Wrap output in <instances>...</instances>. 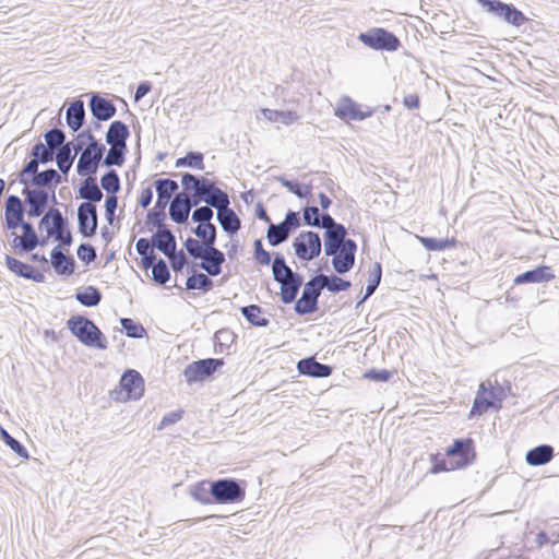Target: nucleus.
<instances>
[{
  "mask_svg": "<svg viewBox=\"0 0 559 559\" xmlns=\"http://www.w3.org/2000/svg\"><path fill=\"white\" fill-rule=\"evenodd\" d=\"M78 258L85 262L86 264H90L91 262L95 261L97 254L95 248L90 243H81L78 248Z\"/></svg>",
  "mask_w": 559,
  "mask_h": 559,
  "instance_id": "obj_59",
  "label": "nucleus"
},
{
  "mask_svg": "<svg viewBox=\"0 0 559 559\" xmlns=\"http://www.w3.org/2000/svg\"><path fill=\"white\" fill-rule=\"evenodd\" d=\"M152 278L160 285H164L169 281L170 272L164 259H158L157 263L152 269Z\"/></svg>",
  "mask_w": 559,
  "mask_h": 559,
  "instance_id": "obj_54",
  "label": "nucleus"
},
{
  "mask_svg": "<svg viewBox=\"0 0 559 559\" xmlns=\"http://www.w3.org/2000/svg\"><path fill=\"white\" fill-rule=\"evenodd\" d=\"M322 287L318 277H313L304 285L301 297L295 302V311L299 316L310 314L318 310V299Z\"/></svg>",
  "mask_w": 559,
  "mask_h": 559,
  "instance_id": "obj_15",
  "label": "nucleus"
},
{
  "mask_svg": "<svg viewBox=\"0 0 559 559\" xmlns=\"http://www.w3.org/2000/svg\"><path fill=\"white\" fill-rule=\"evenodd\" d=\"M554 278L555 274L552 273L550 266L539 265L533 270H528L522 274H519L513 282L515 285L540 284L547 283Z\"/></svg>",
  "mask_w": 559,
  "mask_h": 559,
  "instance_id": "obj_25",
  "label": "nucleus"
},
{
  "mask_svg": "<svg viewBox=\"0 0 559 559\" xmlns=\"http://www.w3.org/2000/svg\"><path fill=\"white\" fill-rule=\"evenodd\" d=\"M320 211L317 206H306L304 207L302 210V219H304V223L307 225V226H312L314 227V225L317 224V221H319V217H320Z\"/></svg>",
  "mask_w": 559,
  "mask_h": 559,
  "instance_id": "obj_63",
  "label": "nucleus"
},
{
  "mask_svg": "<svg viewBox=\"0 0 559 559\" xmlns=\"http://www.w3.org/2000/svg\"><path fill=\"white\" fill-rule=\"evenodd\" d=\"M263 116L273 122H282L286 126L294 123L298 120V115L295 111L290 110H273V109H262Z\"/></svg>",
  "mask_w": 559,
  "mask_h": 559,
  "instance_id": "obj_41",
  "label": "nucleus"
},
{
  "mask_svg": "<svg viewBox=\"0 0 559 559\" xmlns=\"http://www.w3.org/2000/svg\"><path fill=\"white\" fill-rule=\"evenodd\" d=\"M254 259L261 265H269L272 261L271 254L263 248L261 239H257L253 243Z\"/></svg>",
  "mask_w": 559,
  "mask_h": 559,
  "instance_id": "obj_60",
  "label": "nucleus"
},
{
  "mask_svg": "<svg viewBox=\"0 0 559 559\" xmlns=\"http://www.w3.org/2000/svg\"><path fill=\"white\" fill-rule=\"evenodd\" d=\"M166 209L163 207H154L148 211L146 216V224L152 225L153 227H156L157 230H160L163 228H167L165 226V219H166Z\"/></svg>",
  "mask_w": 559,
  "mask_h": 559,
  "instance_id": "obj_55",
  "label": "nucleus"
},
{
  "mask_svg": "<svg viewBox=\"0 0 559 559\" xmlns=\"http://www.w3.org/2000/svg\"><path fill=\"white\" fill-rule=\"evenodd\" d=\"M44 138L46 141L45 145L53 152L66 145V133L61 129L52 128L44 134Z\"/></svg>",
  "mask_w": 559,
  "mask_h": 559,
  "instance_id": "obj_48",
  "label": "nucleus"
},
{
  "mask_svg": "<svg viewBox=\"0 0 559 559\" xmlns=\"http://www.w3.org/2000/svg\"><path fill=\"white\" fill-rule=\"evenodd\" d=\"M358 40L366 47L380 51L393 52L399 50L401 47V40L399 37L383 27H371L368 31L360 33L358 35Z\"/></svg>",
  "mask_w": 559,
  "mask_h": 559,
  "instance_id": "obj_9",
  "label": "nucleus"
},
{
  "mask_svg": "<svg viewBox=\"0 0 559 559\" xmlns=\"http://www.w3.org/2000/svg\"><path fill=\"white\" fill-rule=\"evenodd\" d=\"M71 333L85 346L98 349L107 348V340L98 326L84 316H72L67 322Z\"/></svg>",
  "mask_w": 559,
  "mask_h": 559,
  "instance_id": "obj_5",
  "label": "nucleus"
},
{
  "mask_svg": "<svg viewBox=\"0 0 559 559\" xmlns=\"http://www.w3.org/2000/svg\"><path fill=\"white\" fill-rule=\"evenodd\" d=\"M88 107L92 116L98 121H108L117 112L115 104L97 93L91 95Z\"/></svg>",
  "mask_w": 559,
  "mask_h": 559,
  "instance_id": "obj_20",
  "label": "nucleus"
},
{
  "mask_svg": "<svg viewBox=\"0 0 559 559\" xmlns=\"http://www.w3.org/2000/svg\"><path fill=\"white\" fill-rule=\"evenodd\" d=\"M212 481H201L194 486L191 491V496L194 500L209 504L213 501L212 497Z\"/></svg>",
  "mask_w": 559,
  "mask_h": 559,
  "instance_id": "obj_49",
  "label": "nucleus"
},
{
  "mask_svg": "<svg viewBox=\"0 0 559 559\" xmlns=\"http://www.w3.org/2000/svg\"><path fill=\"white\" fill-rule=\"evenodd\" d=\"M211 245L212 243H207L206 241L198 240L192 237H188L183 243L185 249L193 259H201Z\"/></svg>",
  "mask_w": 559,
  "mask_h": 559,
  "instance_id": "obj_50",
  "label": "nucleus"
},
{
  "mask_svg": "<svg viewBox=\"0 0 559 559\" xmlns=\"http://www.w3.org/2000/svg\"><path fill=\"white\" fill-rule=\"evenodd\" d=\"M240 311L245 319L254 326L265 328L270 323V320L263 316V309L258 305L245 306Z\"/></svg>",
  "mask_w": 559,
  "mask_h": 559,
  "instance_id": "obj_37",
  "label": "nucleus"
},
{
  "mask_svg": "<svg viewBox=\"0 0 559 559\" xmlns=\"http://www.w3.org/2000/svg\"><path fill=\"white\" fill-rule=\"evenodd\" d=\"M79 231L84 237H92L97 230V209L95 204L83 202L78 207Z\"/></svg>",
  "mask_w": 559,
  "mask_h": 559,
  "instance_id": "obj_17",
  "label": "nucleus"
},
{
  "mask_svg": "<svg viewBox=\"0 0 559 559\" xmlns=\"http://www.w3.org/2000/svg\"><path fill=\"white\" fill-rule=\"evenodd\" d=\"M1 437L3 442L20 457L27 459L28 452L25 449V447L16 440L14 437H12L8 431L3 430L1 431Z\"/></svg>",
  "mask_w": 559,
  "mask_h": 559,
  "instance_id": "obj_57",
  "label": "nucleus"
},
{
  "mask_svg": "<svg viewBox=\"0 0 559 559\" xmlns=\"http://www.w3.org/2000/svg\"><path fill=\"white\" fill-rule=\"evenodd\" d=\"M157 200L155 202L156 207L166 209L167 204L170 202L171 195L176 194L179 186L178 183L168 178L157 179L154 182Z\"/></svg>",
  "mask_w": 559,
  "mask_h": 559,
  "instance_id": "obj_29",
  "label": "nucleus"
},
{
  "mask_svg": "<svg viewBox=\"0 0 559 559\" xmlns=\"http://www.w3.org/2000/svg\"><path fill=\"white\" fill-rule=\"evenodd\" d=\"M181 186L187 192H197L202 202L214 209L222 205L229 199L227 192L215 186V182L203 176H195L190 173L181 175Z\"/></svg>",
  "mask_w": 559,
  "mask_h": 559,
  "instance_id": "obj_2",
  "label": "nucleus"
},
{
  "mask_svg": "<svg viewBox=\"0 0 559 559\" xmlns=\"http://www.w3.org/2000/svg\"><path fill=\"white\" fill-rule=\"evenodd\" d=\"M121 326L126 332V335L132 338H141L146 334L145 329L142 324L135 322L130 318H122L120 320Z\"/></svg>",
  "mask_w": 559,
  "mask_h": 559,
  "instance_id": "obj_53",
  "label": "nucleus"
},
{
  "mask_svg": "<svg viewBox=\"0 0 559 559\" xmlns=\"http://www.w3.org/2000/svg\"><path fill=\"white\" fill-rule=\"evenodd\" d=\"M127 146H110L105 158L103 166H122L126 160Z\"/></svg>",
  "mask_w": 559,
  "mask_h": 559,
  "instance_id": "obj_47",
  "label": "nucleus"
},
{
  "mask_svg": "<svg viewBox=\"0 0 559 559\" xmlns=\"http://www.w3.org/2000/svg\"><path fill=\"white\" fill-rule=\"evenodd\" d=\"M357 243L346 236L340 237L331 245V248L324 247L328 257H332V265L336 273L345 274L349 272L355 264V254Z\"/></svg>",
  "mask_w": 559,
  "mask_h": 559,
  "instance_id": "obj_6",
  "label": "nucleus"
},
{
  "mask_svg": "<svg viewBox=\"0 0 559 559\" xmlns=\"http://www.w3.org/2000/svg\"><path fill=\"white\" fill-rule=\"evenodd\" d=\"M277 181L300 199H306L311 195L312 187L310 185H299L297 181L288 180L284 176L277 177Z\"/></svg>",
  "mask_w": 559,
  "mask_h": 559,
  "instance_id": "obj_46",
  "label": "nucleus"
},
{
  "mask_svg": "<svg viewBox=\"0 0 559 559\" xmlns=\"http://www.w3.org/2000/svg\"><path fill=\"white\" fill-rule=\"evenodd\" d=\"M295 254L304 261H311L320 255L321 238L314 231H301L293 241Z\"/></svg>",
  "mask_w": 559,
  "mask_h": 559,
  "instance_id": "obj_12",
  "label": "nucleus"
},
{
  "mask_svg": "<svg viewBox=\"0 0 559 559\" xmlns=\"http://www.w3.org/2000/svg\"><path fill=\"white\" fill-rule=\"evenodd\" d=\"M151 241L154 248L165 255H169V253H173L177 248L176 237L169 228L156 230L153 234Z\"/></svg>",
  "mask_w": 559,
  "mask_h": 559,
  "instance_id": "obj_30",
  "label": "nucleus"
},
{
  "mask_svg": "<svg viewBox=\"0 0 559 559\" xmlns=\"http://www.w3.org/2000/svg\"><path fill=\"white\" fill-rule=\"evenodd\" d=\"M66 121L68 127L73 131H79L85 122L84 103L81 99L72 102L66 111Z\"/></svg>",
  "mask_w": 559,
  "mask_h": 559,
  "instance_id": "obj_32",
  "label": "nucleus"
},
{
  "mask_svg": "<svg viewBox=\"0 0 559 559\" xmlns=\"http://www.w3.org/2000/svg\"><path fill=\"white\" fill-rule=\"evenodd\" d=\"M100 187L108 193L107 195H116L121 188L118 173L114 169L108 170L100 178Z\"/></svg>",
  "mask_w": 559,
  "mask_h": 559,
  "instance_id": "obj_45",
  "label": "nucleus"
},
{
  "mask_svg": "<svg viewBox=\"0 0 559 559\" xmlns=\"http://www.w3.org/2000/svg\"><path fill=\"white\" fill-rule=\"evenodd\" d=\"M314 227L325 229L323 234L324 247L331 248V245L342 236H347L346 227L336 223L335 219L328 213L320 214L319 221Z\"/></svg>",
  "mask_w": 559,
  "mask_h": 559,
  "instance_id": "obj_19",
  "label": "nucleus"
},
{
  "mask_svg": "<svg viewBox=\"0 0 559 559\" xmlns=\"http://www.w3.org/2000/svg\"><path fill=\"white\" fill-rule=\"evenodd\" d=\"M420 243L429 251H442L453 246L454 240L420 237Z\"/></svg>",
  "mask_w": 559,
  "mask_h": 559,
  "instance_id": "obj_56",
  "label": "nucleus"
},
{
  "mask_svg": "<svg viewBox=\"0 0 559 559\" xmlns=\"http://www.w3.org/2000/svg\"><path fill=\"white\" fill-rule=\"evenodd\" d=\"M17 181L23 186L35 189H48L51 193L52 203L57 204L56 188L62 182V177L58 170L48 168L32 173L26 171V167H23L17 174Z\"/></svg>",
  "mask_w": 559,
  "mask_h": 559,
  "instance_id": "obj_8",
  "label": "nucleus"
},
{
  "mask_svg": "<svg viewBox=\"0 0 559 559\" xmlns=\"http://www.w3.org/2000/svg\"><path fill=\"white\" fill-rule=\"evenodd\" d=\"M212 209H214V207L210 206L207 204L203 205V206L197 207L192 212V215H191L192 221L198 223V224H209V223H211V221L213 218V215H214V212H213Z\"/></svg>",
  "mask_w": 559,
  "mask_h": 559,
  "instance_id": "obj_58",
  "label": "nucleus"
},
{
  "mask_svg": "<svg viewBox=\"0 0 559 559\" xmlns=\"http://www.w3.org/2000/svg\"><path fill=\"white\" fill-rule=\"evenodd\" d=\"M478 3L487 12L503 19L514 26H520L526 21L524 14L513 4H508L500 0H478Z\"/></svg>",
  "mask_w": 559,
  "mask_h": 559,
  "instance_id": "obj_14",
  "label": "nucleus"
},
{
  "mask_svg": "<svg viewBox=\"0 0 559 559\" xmlns=\"http://www.w3.org/2000/svg\"><path fill=\"white\" fill-rule=\"evenodd\" d=\"M445 454L451 457H459V461L454 463L457 468L469 465L475 460L473 440L455 439L452 445L447 449Z\"/></svg>",
  "mask_w": 559,
  "mask_h": 559,
  "instance_id": "obj_18",
  "label": "nucleus"
},
{
  "mask_svg": "<svg viewBox=\"0 0 559 559\" xmlns=\"http://www.w3.org/2000/svg\"><path fill=\"white\" fill-rule=\"evenodd\" d=\"M273 278L281 284V300L288 305L296 300L300 287L304 284L302 276L294 272L281 253H276L272 262Z\"/></svg>",
  "mask_w": 559,
  "mask_h": 559,
  "instance_id": "obj_3",
  "label": "nucleus"
},
{
  "mask_svg": "<svg viewBox=\"0 0 559 559\" xmlns=\"http://www.w3.org/2000/svg\"><path fill=\"white\" fill-rule=\"evenodd\" d=\"M506 399V392L502 385H492L490 381L481 382L473 402L469 417L480 416L489 408L496 411L502 406V401Z\"/></svg>",
  "mask_w": 559,
  "mask_h": 559,
  "instance_id": "obj_7",
  "label": "nucleus"
},
{
  "mask_svg": "<svg viewBox=\"0 0 559 559\" xmlns=\"http://www.w3.org/2000/svg\"><path fill=\"white\" fill-rule=\"evenodd\" d=\"M180 195L181 194L176 193L171 199L168 213L173 222L177 224H185L189 218L190 211L188 205H186V203L180 199Z\"/></svg>",
  "mask_w": 559,
  "mask_h": 559,
  "instance_id": "obj_36",
  "label": "nucleus"
},
{
  "mask_svg": "<svg viewBox=\"0 0 559 559\" xmlns=\"http://www.w3.org/2000/svg\"><path fill=\"white\" fill-rule=\"evenodd\" d=\"M372 114L373 110L368 107L366 110H361L360 106L354 100H352L349 97H344L336 109L337 117L355 121H360L368 117H371Z\"/></svg>",
  "mask_w": 559,
  "mask_h": 559,
  "instance_id": "obj_24",
  "label": "nucleus"
},
{
  "mask_svg": "<svg viewBox=\"0 0 559 559\" xmlns=\"http://www.w3.org/2000/svg\"><path fill=\"white\" fill-rule=\"evenodd\" d=\"M200 267L204 270L210 276H217L222 273V265L225 262V254L215 245L205 251L204 255L200 259Z\"/></svg>",
  "mask_w": 559,
  "mask_h": 559,
  "instance_id": "obj_23",
  "label": "nucleus"
},
{
  "mask_svg": "<svg viewBox=\"0 0 559 559\" xmlns=\"http://www.w3.org/2000/svg\"><path fill=\"white\" fill-rule=\"evenodd\" d=\"M223 360L218 358L200 359L189 364L183 371L187 382L203 381L211 377L221 366Z\"/></svg>",
  "mask_w": 559,
  "mask_h": 559,
  "instance_id": "obj_16",
  "label": "nucleus"
},
{
  "mask_svg": "<svg viewBox=\"0 0 559 559\" xmlns=\"http://www.w3.org/2000/svg\"><path fill=\"white\" fill-rule=\"evenodd\" d=\"M382 276V267L381 263L374 262L372 266L369 270V278H368V285L366 287V293L364 298L360 300L359 304L364 302L367 298H369L376 289L378 288Z\"/></svg>",
  "mask_w": 559,
  "mask_h": 559,
  "instance_id": "obj_42",
  "label": "nucleus"
},
{
  "mask_svg": "<svg viewBox=\"0 0 559 559\" xmlns=\"http://www.w3.org/2000/svg\"><path fill=\"white\" fill-rule=\"evenodd\" d=\"M430 459L433 463L432 467L429 469L430 474H438L457 468L454 463H450L449 465L445 460H439L438 454H431Z\"/></svg>",
  "mask_w": 559,
  "mask_h": 559,
  "instance_id": "obj_61",
  "label": "nucleus"
},
{
  "mask_svg": "<svg viewBox=\"0 0 559 559\" xmlns=\"http://www.w3.org/2000/svg\"><path fill=\"white\" fill-rule=\"evenodd\" d=\"M192 233L202 241L215 245L217 231L214 224H198V226L192 229Z\"/></svg>",
  "mask_w": 559,
  "mask_h": 559,
  "instance_id": "obj_52",
  "label": "nucleus"
},
{
  "mask_svg": "<svg viewBox=\"0 0 559 559\" xmlns=\"http://www.w3.org/2000/svg\"><path fill=\"white\" fill-rule=\"evenodd\" d=\"M68 225V218L63 216L57 207H49L38 222V229L46 233V235L41 237V239L45 240V246L50 238L55 240L56 237H59Z\"/></svg>",
  "mask_w": 559,
  "mask_h": 559,
  "instance_id": "obj_13",
  "label": "nucleus"
},
{
  "mask_svg": "<svg viewBox=\"0 0 559 559\" xmlns=\"http://www.w3.org/2000/svg\"><path fill=\"white\" fill-rule=\"evenodd\" d=\"M203 160L204 156L201 152H188L186 156L176 160V167H190L198 170H203L205 168Z\"/></svg>",
  "mask_w": 559,
  "mask_h": 559,
  "instance_id": "obj_44",
  "label": "nucleus"
},
{
  "mask_svg": "<svg viewBox=\"0 0 559 559\" xmlns=\"http://www.w3.org/2000/svg\"><path fill=\"white\" fill-rule=\"evenodd\" d=\"M120 385L127 392L129 400H139L144 393V380L140 372L133 369L123 372Z\"/></svg>",
  "mask_w": 559,
  "mask_h": 559,
  "instance_id": "obj_21",
  "label": "nucleus"
},
{
  "mask_svg": "<svg viewBox=\"0 0 559 559\" xmlns=\"http://www.w3.org/2000/svg\"><path fill=\"white\" fill-rule=\"evenodd\" d=\"M169 259L171 269L175 272H180L187 264L188 260L182 250L180 251H173V253H169V255H166Z\"/></svg>",
  "mask_w": 559,
  "mask_h": 559,
  "instance_id": "obj_62",
  "label": "nucleus"
},
{
  "mask_svg": "<svg viewBox=\"0 0 559 559\" xmlns=\"http://www.w3.org/2000/svg\"><path fill=\"white\" fill-rule=\"evenodd\" d=\"M103 295L95 286H87L75 294V299L84 307H95L102 301Z\"/></svg>",
  "mask_w": 559,
  "mask_h": 559,
  "instance_id": "obj_39",
  "label": "nucleus"
},
{
  "mask_svg": "<svg viewBox=\"0 0 559 559\" xmlns=\"http://www.w3.org/2000/svg\"><path fill=\"white\" fill-rule=\"evenodd\" d=\"M22 200L25 206V215L28 218H36L45 215L48 211V205L51 201V193L48 189H35L32 187L23 186Z\"/></svg>",
  "mask_w": 559,
  "mask_h": 559,
  "instance_id": "obj_11",
  "label": "nucleus"
},
{
  "mask_svg": "<svg viewBox=\"0 0 559 559\" xmlns=\"http://www.w3.org/2000/svg\"><path fill=\"white\" fill-rule=\"evenodd\" d=\"M50 262L58 275H71L74 273V259L72 257L66 255L62 252L60 246H57L51 250Z\"/></svg>",
  "mask_w": 559,
  "mask_h": 559,
  "instance_id": "obj_28",
  "label": "nucleus"
},
{
  "mask_svg": "<svg viewBox=\"0 0 559 559\" xmlns=\"http://www.w3.org/2000/svg\"><path fill=\"white\" fill-rule=\"evenodd\" d=\"M5 265L12 273L26 280L28 278V275L33 269L32 265L24 263L9 254L5 255Z\"/></svg>",
  "mask_w": 559,
  "mask_h": 559,
  "instance_id": "obj_51",
  "label": "nucleus"
},
{
  "mask_svg": "<svg viewBox=\"0 0 559 559\" xmlns=\"http://www.w3.org/2000/svg\"><path fill=\"white\" fill-rule=\"evenodd\" d=\"M129 136V127L120 120H115L107 130L106 142L110 146H127Z\"/></svg>",
  "mask_w": 559,
  "mask_h": 559,
  "instance_id": "obj_31",
  "label": "nucleus"
},
{
  "mask_svg": "<svg viewBox=\"0 0 559 559\" xmlns=\"http://www.w3.org/2000/svg\"><path fill=\"white\" fill-rule=\"evenodd\" d=\"M87 140L85 148L81 152V156L76 164V171L80 176H93L96 174L99 163L103 159L106 146L98 142L93 135L91 129H86L78 134L76 141Z\"/></svg>",
  "mask_w": 559,
  "mask_h": 559,
  "instance_id": "obj_4",
  "label": "nucleus"
},
{
  "mask_svg": "<svg viewBox=\"0 0 559 559\" xmlns=\"http://www.w3.org/2000/svg\"><path fill=\"white\" fill-rule=\"evenodd\" d=\"M290 231L284 226L283 223H270L266 238L271 246L276 247L285 242L289 238Z\"/></svg>",
  "mask_w": 559,
  "mask_h": 559,
  "instance_id": "obj_40",
  "label": "nucleus"
},
{
  "mask_svg": "<svg viewBox=\"0 0 559 559\" xmlns=\"http://www.w3.org/2000/svg\"><path fill=\"white\" fill-rule=\"evenodd\" d=\"M72 145H73V142H68L66 143L64 146L60 147L57 152H55V158H56V163H57V166L60 170L61 174L63 175H68L72 165H73V162L75 159V156L78 154L72 153Z\"/></svg>",
  "mask_w": 559,
  "mask_h": 559,
  "instance_id": "obj_35",
  "label": "nucleus"
},
{
  "mask_svg": "<svg viewBox=\"0 0 559 559\" xmlns=\"http://www.w3.org/2000/svg\"><path fill=\"white\" fill-rule=\"evenodd\" d=\"M186 288L206 293L213 288V281L204 273H193L187 278Z\"/></svg>",
  "mask_w": 559,
  "mask_h": 559,
  "instance_id": "obj_43",
  "label": "nucleus"
},
{
  "mask_svg": "<svg viewBox=\"0 0 559 559\" xmlns=\"http://www.w3.org/2000/svg\"><path fill=\"white\" fill-rule=\"evenodd\" d=\"M364 377L377 382H386L392 377V372L386 369H370L365 372Z\"/></svg>",
  "mask_w": 559,
  "mask_h": 559,
  "instance_id": "obj_64",
  "label": "nucleus"
},
{
  "mask_svg": "<svg viewBox=\"0 0 559 559\" xmlns=\"http://www.w3.org/2000/svg\"><path fill=\"white\" fill-rule=\"evenodd\" d=\"M317 277L322 289L326 288L330 293L333 294L345 292L350 287L349 281L343 280L336 275L319 274Z\"/></svg>",
  "mask_w": 559,
  "mask_h": 559,
  "instance_id": "obj_38",
  "label": "nucleus"
},
{
  "mask_svg": "<svg viewBox=\"0 0 559 559\" xmlns=\"http://www.w3.org/2000/svg\"><path fill=\"white\" fill-rule=\"evenodd\" d=\"M31 159L23 166L26 171H35L39 165H46L55 159V152L47 147L43 142H37L31 150Z\"/></svg>",
  "mask_w": 559,
  "mask_h": 559,
  "instance_id": "obj_26",
  "label": "nucleus"
},
{
  "mask_svg": "<svg viewBox=\"0 0 559 559\" xmlns=\"http://www.w3.org/2000/svg\"><path fill=\"white\" fill-rule=\"evenodd\" d=\"M212 497L216 503H236L243 500L246 488L243 481L223 478L212 481Z\"/></svg>",
  "mask_w": 559,
  "mask_h": 559,
  "instance_id": "obj_10",
  "label": "nucleus"
},
{
  "mask_svg": "<svg viewBox=\"0 0 559 559\" xmlns=\"http://www.w3.org/2000/svg\"><path fill=\"white\" fill-rule=\"evenodd\" d=\"M4 226L12 230L10 245L16 254L32 252L38 246H45L32 223L25 221V206L22 199L10 194L4 203Z\"/></svg>",
  "mask_w": 559,
  "mask_h": 559,
  "instance_id": "obj_1",
  "label": "nucleus"
},
{
  "mask_svg": "<svg viewBox=\"0 0 559 559\" xmlns=\"http://www.w3.org/2000/svg\"><path fill=\"white\" fill-rule=\"evenodd\" d=\"M554 457V448L549 444H540L527 451L526 463L531 466H540L550 462Z\"/></svg>",
  "mask_w": 559,
  "mask_h": 559,
  "instance_id": "obj_33",
  "label": "nucleus"
},
{
  "mask_svg": "<svg viewBox=\"0 0 559 559\" xmlns=\"http://www.w3.org/2000/svg\"><path fill=\"white\" fill-rule=\"evenodd\" d=\"M297 370L300 374L313 378H326L333 371L331 366L317 361L314 357L300 359L297 362Z\"/></svg>",
  "mask_w": 559,
  "mask_h": 559,
  "instance_id": "obj_27",
  "label": "nucleus"
},
{
  "mask_svg": "<svg viewBox=\"0 0 559 559\" xmlns=\"http://www.w3.org/2000/svg\"><path fill=\"white\" fill-rule=\"evenodd\" d=\"M229 204L230 201L228 199L222 205L216 207V218L224 231L229 235H234L240 229L241 222L235 211L229 207Z\"/></svg>",
  "mask_w": 559,
  "mask_h": 559,
  "instance_id": "obj_22",
  "label": "nucleus"
},
{
  "mask_svg": "<svg viewBox=\"0 0 559 559\" xmlns=\"http://www.w3.org/2000/svg\"><path fill=\"white\" fill-rule=\"evenodd\" d=\"M87 178L81 183L79 189L80 198L86 200V202L95 204L103 199V192L96 182V178L93 176H86Z\"/></svg>",
  "mask_w": 559,
  "mask_h": 559,
  "instance_id": "obj_34",
  "label": "nucleus"
}]
</instances>
